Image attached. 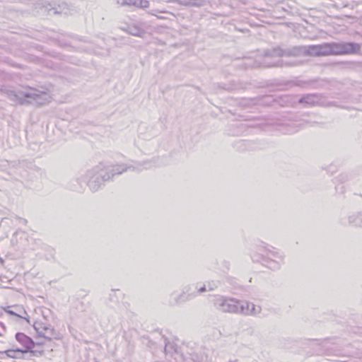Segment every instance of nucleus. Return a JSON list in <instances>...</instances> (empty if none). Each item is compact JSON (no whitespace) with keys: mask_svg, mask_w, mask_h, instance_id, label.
Wrapping results in <instances>:
<instances>
[{"mask_svg":"<svg viewBox=\"0 0 362 362\" xmlns=\"http://www.w3.org/2000/svg\"><path fill=\"white\" fill-rule=\"evenodd\" d=\"M165 351L166 353L173 354L174 351H175V346L173 344L170 343H165Z\"/></svg>","mask_w":362,"mask_h":362,"instance_id":"17","label":"nucleus"},{"mask_svg":"<svg viewBox=\"0 0 362 362\" xmlns=\"http://www.w3.org/2000/svg\"><path fill=\"white\" fill-rule=\"evenodd\" d=\"M207 291L206 285H203L201 287L197 286H192L185 288V291L181 293L178 298L176 300L177 303H182L192 299L196 297L199 293L205 292Z\"/></svg>","mask_w":362,"mask_h":362,"instance_id":"8","label":"nucleus"},{"mask_svg":"<svg viewBox=\"0 0 362 362\" xmlns=\"http://www.w3.org/2000/svg\"><path fill=\"white\" fill-rule=\"evenodd\" d=\"M217 287H218V283L214 282V281L208 283V284L206 286L207 290H209V291H213Z\"/></svg>","mask_w":362,"mask_h":362,"instance_id":"18","label":"nucleus"},{"mask_svg":"<svg viewBox=\"0 0 362 362\" xmlns=\"http://www.w3.org/2000/svg\"><path fill=\"white\" fill-rule=\"evenodd\" d=\"M252 259L255 262H260L268 268L275 270L280 267V264L284 260V256L273 247L270 249L262 246L252 255Z\"/></svg>","mask_w":362,"mask_h":362,"instance_id":"6","label":"nucleus"},{"mask_svg":"<svg viewBox=\"0 0 362 362\" xmlns=\"http://www.w3.org/2000/svg\"><path fill=\"white\" fill-rule=\"evenodd\" d=\"M21 222H22V223H26V220H25V219L22 218V219H21Z\"/></svg>","mask_w":362,"mask_h":362,"instance_id":"23","label":"nucleus"},{"mask_svg":"<svg viewBox=\"0 0 362 362\" xmlns=\"http://www.w3.org/2000/svg\"><path fill=\"white\" fill-rule=\"evenodd\" d=\"M49 325H50L49 324L37 321L34 323L33 327L38 334V335L41 336L43 334V332H45V331L47 329V327H48Z\"/></svg>","mask_w":362,"mask_h":362,"instance_id":"13","label":"nucleus"},{"mask_svg":"<svg viewBox=\"0 0 362 362\" xmlns=\"http://www.w3.org/2000/svg\"><path fill=\"white\" fill-rule=\"evenodd\" d=\"M6 94L11 100L20 105H44L50 100L48 93L30 87L21 90H8Z\"/></svg>","mask_w":362,"mask_h":362,"instance_id":"5","label":"nucleus"},{"mask_svg":"<svg viewBox=\"0 0 362 362\" xmlns=\"http://www.w3.org/2000/svg\"><path fill=\"white\" fill-rule=\"evenodd\" d=\"M57 333L53 329V327L49 325L48 327H47V329L43 332V334L40 336L44 337L45 339L50 341L53 338H56Z\"/></svg>","mask_w":362,"mask_h":362,"instance_id":"14","label":"nucleus"},{"mask_svg":"<svg viewBox=\"0 0 362 362\" xmlns=\"http://www.w3.org/2000/svg\"><path fill=\"white\" fill-rule=\"evenodd\" d=\"M157 13H158V11L157 10H151L150 11H148V13L152 15V16H156L158 18H160V19H163L164 18L163 16H158L157 15Z\"/></svg>","mask_w":362,"mask_h":362,"instance_id":"21","label":"nucleus"},{"mask_svg":"<svg viewBox=\"0 0 362 362\" xmlns=\"http://www.w3.org/2000/svg\"><path fill=\"white\" fill-rule=\"evenodd\" d=\"M212 303L216 309L223 313L257 315L262 311L260 305L223 296H215Z\"/></svg>","mask_w":362,"mask_h":362,"instance_id":"4","label":"nucleus"},{"mask_svg":"<svg viewBox=\"0 0 362 362\" xmlns=\"http://www.w3.org/2000/svg\"><path fill=\"white\" fill-rule=\"evenodd\" d=\"M298 49L294 47L283 49L280 47H276L271 50H267L261 59V61L251 63V60L247 59L244 62L245 68L247 67H274V66H296L297 63L294 61H288L284 58L296 57V52Z\"/></svg>","mask_w":362,"mask_h":362,"instance_id":"3","label":"nucleus"},{"mask_svg":"<svg viewBox=\"0 0 362 362\" xmlns=\"http://www.w3.org/2000/svg\"><path fill=\"white\" fill-rule=\"evenodd\" d=\"M117 5L120 6L134 7L136 8H146L149 6V1L147 0H116Z\"/></svg>","mask_w":362,"mask_h":362,"instance_id":"9","label":"nucleus"},{"mask_svg":"<svg viewBox=\"0 0 362 362\" xmlns=\"http://www.w3.org/2000/svg\"><path fill=\"white\" fill-rule=\"evenodd\" d=\"M16 351L25 352L26 351H23V350H21V349H16ZM14 352H15V350H8L6 351V354H7V356H8L10 357H13V354Z\"/></svg>","mask_w":362,"mask_h":362,"instance_id":"20","label":"nucleus"},{"mask_svg":"<svg viewBox=\"0 0 362 362\" xmlns=\"http://www.w3.org/2000/svg\"><path fill=\"white\" fill-rule=\"evenodd\" d=\"M148 28L147 23L141 21H136L124 26H120L119 29L124 32L139 37H143L146 33Z\"/></svg>","mask_w":362,"mask_h":362,"instance_id":"7","label":"nucleus"},{"mask_svg":"<svg viewBox=\"0 0 362 362\" xmlns=\"http://www.w3.org/2000/svg\"><path fill=\"white\" fill-rule=\"evenodd\" d=\"M300 129V124L296 123H288L286 125V130L284 133L286 134H293L297 132Z\"/></svg>","mask_w":362,"mask_h":362,"instance_id":"16","label":"nucleus"},{"mask_svg":"<svg viewBox=\"0 0 362 362\" xmlns=\"http://www.w3.org/2000/svg\"><path fill=\"white\" fill-rule=\"evenodd\" d=\"M128 170H141V168L140 165L135 167L124 163L115 165L107 161L101 162L77 180L79 187H75L74 189H82L81 182H85L92 192H97L105 182L111 180L115 175H121Z\"/></svg>","mask_w":362,"mask_h":362,"instance_id":"1","label":"nucleus"},{"mask_svg":"<svg viewBox=\"0 0 362 362\" xmlns=\"http://www.w3.org/2000/svg\"><path fill=\"white\" fill-rule=\"evenodd\" d=\"M6 327L4 324L1 322H0V336H4V334L6 333Z\"/></svg>","mask_w":362,"mask_h":362,"instance_id":"19","label":"nucleus"},{"mask_svg":"<svg viewBox=\"0 0 362 362\" xmlns=\"http://www.w3.org/2000/svg\"><path fill=\"white\" fill-rule=\"evenodd\" d=\"M4 310H5L7 313H8V314H10V315H15V316H18V317H21V318H24L23 317H21V316H20V315H17L16 313H15L13 311L11 310L4 309Z\"/></svg>","mask_w":362,"mask_h":362,"instance_id":"22","label":"nucleus"},{"mask_svg":"<svg viewBox=\"0 0 362 362\" xmlns=\"http://www.w3.org/2000/svg\"><path fill=\"white\" fill-rule=\"evenodd\" d=\"M321 99V96L318 94H307L302 96L298 100V103L306 105H316L320 104Z\"/></svg>","mask_w":362,"mask_h":362,"instance_id":"11","label":"nucleus"},{"mask_svg":"<svg viewBox=\"0 0 362 362\" xmlns=\"http://www.w3.org/2000/svg\"><path fill=\"white\" fill-rule=\"evenodd\" d=\"M298 49L296 56L301 54L314 57L341 55L356 53L360 45L354 42H325L321 45L294 47Z\"/></svg>","mask_w":362,"mask_h":362,"instance_id":"2","label":"nucleus"},{"mask_svg":"<svg viewBox=\"0 0 362 362\" xmlns=\"http://www.w3.org/2000/svg\"><path fill=\"white\" fill-rule=\"evenodd\" d=\"M349 222L354 226H362V214H357L349 217Z\"/></svg>","mask_w":362,"mask_h":362,"instance_id":"12","label":"nucleus"},{"mask_svg":"<svg viewBox=\"0 0 362 362\" xmlns=\"http://www.w3.org/2000/svg\"><path fill=\"white\" fill-rule=\"evenodd\" d=\"M180 3L185 6L199 7L203 5L204 0H180Z\"/></svg>","mask_w":362,"mask_h":362,"instance_id":"15","label":"nucleus"},{"mask_svg":"<svg viewBox=\"0 0 362 362\" xmlns=\"http://www.w3.org/2000/svg\"><path fill=\"white\" fill-rule=\"evenodd\" d=\"M16 339L26 350H31L35 346V343L33 339L24 333L18 332L16 334Z\"/></svg>","mask_w":362,"mask_h":362,"instance_id":"10","label":"nucleus"}]
</instances>
